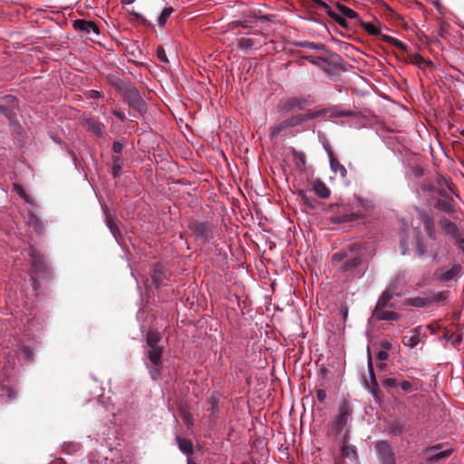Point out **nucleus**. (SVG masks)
<instances>
[{
	"instance_id": "1a4fd4ad",
	"label": "nucleus",
	"mask_w": 464,
	"mask_h": 464,
	"mask_svg": "<svg viewBox=\"0 0 464 464\" xmlns=\"http://www.w3.org/2000/svg\"><path fill=\"white\" fill-rule=\"evenodd\" d=\"M360 250L361 246L359 244L355 243L350 246L347 257L340 266L343 272H351L361 266L362 263V256Z\"/></svg>"
},
{
	"instance_id": "4468645a",
	"label": "nucleus",
	"mask_w": 464,
	"mask_h": 464,
	"mask_svg": "<svg viewBox=\"0 0 464 464\" xmlns=\"http://www.w3.org/2000/svg\"><path fill=\"white\" fill-rule=\"evenodd\" d=\"M102 211L105 216V223H106L107 227L109 228L111 235L113 236L116 242L120 246H122L124 244L123 243V235L120 229L119 220L115 217H112L111 215H110L108 213L106 208L102 206Z\"/></svg>"
},
{
	"instance_id": "0e129e2a",
	"label": "nucleus",
	"mask_w": 464,
	"mask_h": 464,
	"mask_svg": "<svg viewBox=\"0 0 464 464\" xmlns=\"http://www.w3.org/2000/svg\"><path fill=\"white\" fill-rule=\"evenodd\" d=\"M358 201L360 205L367 210L372 208L373 207L372 203L370 200H363L362 198H358Z\"/></svg>"
},
{
	"instance_id": "72a5a7b5",
	"label": "nucleus",
	"mask_w": 464,
	"mask_h": 464,
	"mask_svg": "<svg viewBox=\"0 0 464 464\" xmlns=\"http://www.w3.org/2000/svg\"><path fill=\"white\" fill-rule=\"evenodd\" d=\"M341 453L344 458L350 459L353 461L358 460L356 448L353 445H342Z\"/></svg>"
},
{
	"instance_id": "de8ad7c7",
	"label": "nucleus",
	"mask_w": 464,
	"mask_h": 464,
	"mask_svg": "<svg viewBox=\"0 0 464 464\" xmlns=\"http://www.w3.org/2000/svg\"><path fill=\"white\" fill-rule=\"evenodd\" d=\"M289 126H288V123H287V121L286 119L280 121L279 123L277 124H275L271 127V135L272 137H277L283 130L288 129Z\"/></svg>"
},
{
	"instance_id": "9b49d317",
	"label": "nucleus",
	"mask_w": 464,
	"mask_h": 464,
	"mask_svg": "<svg viewBox=\"0 0 464 464\" xmlns=\"http://www.w3.org/2000/svg\"><path fill=\"white\" fill-rule=\"evenodd\" d=\"M415 248L416 253L420 257H424L428 256H431L432 260L439 264L441 261V256L438 253V250L440 249V246L431 247L430 251L429 250L427 245L424 243L423 239L421 238L420 232H416L415 236Z\"/></svg>"
},
{
	"instance_id": "7ed1b4c3",
	"label": "nucleus",
	"mask_w": 464,
	"mask_h": 464,
	"mask_svg": "<svg viewBox=\"0 0 464 464\" xmlns=\"http://www.w3.org/2000/svg\"><path fill=\"white\" fill-rule=\"evenodd\" d=\"M417 215L420 225L422 226L423 231L428 239L440 243V231L438 227V218L432 210H427L423 208H417Z\"/></svg>"
},
{
	"instance_id": "2f4dec72",
	"label": "nucleus",
	"mask_w": 464,
	"mask_h": 464,
	"mask_svg": "<svg viewBox=\"0 0 464 464\" xmlns=\"http://www.w3.org/2000/svg\"><path fill=\"white\" fill-rule=\"evenodd\" d=\"M0 397L6 398L12 401L16 398V392L9 383H0Z\"/></svg>"
},
{
	"instance_id": "412c9836",
	"label": "nucleus",
	"mask_w": 464,
	"mask_h": 464,
	"mask_svg": "<svg viewBox=\"0 0 464 464\" xmlns=\"http://www.w3.org/2000/svg\"><path fill=\"white\" fill-rule=\"evenodd\" d=\"M322 114L321 111H311L304 114H297L286 119L289 128L298 126L305 121L313 120Z\"/></svg>"
},
{
	"instance_id": "13d9d810",
	"label": "nucleus",
	"mask_w": 464,
	"mask_h": 464,
	"mask_svg": "<svg viewBox=\"0 0 464 464\" xmlns=\"http://www.w3.org/2000/svg\"><path fill=\"white\" fill-rule=\"evenodd\" d=\"M124 142L121 140H116L112 144V151L115 155L120 154L123 150Z\"/></svg>"
},
{
	"instance_id": "79ce46f5",
	"label": "nucleus",
	"mask_w": 464,
	"mask_h": 464,
	"mask_svg": "<svg viewBox=\"0 0 464 464\" xmlns=\"http://www.w3.org/2000/svg\"><path fill=\"white\" fill-rule=\"evenodd\" d=\"M389 434L392 436H401L404 432V426L399 420H393L389 425Z\"/></svg>"
},
{
	"instance_id": "c9c22d12",
	"label": "nucleus",
	"mask_w": 464,
	"mask_h": 464,
	"mask_svg": "<svg viewBox=\"0 0 464 464\" xmlns=\"http://www.w3.org/2000/svg\"><path fill=\"white\" fill-rule=\"evenodd\" d=\"M27 224L30 227H32L34 228V230L38 234L42 233V231L44 229V226H43L41 220L34 213H29Z\"/></svg>"
},
{
	"instance_id": "cd10ccee",
	"label": "nucleus",
	"mask_w": 464,
	"mask_h": 464,
	"mask_svg": "<svg viewBox=\"0 0 464 464\" xmlns=\"http://www.w3.org/2000/svg\"><path fill=\"white\" fill-rule=\"evenodd\" d=\"M87 130L101 138L103 134V124L95 119H88L86 121Z\"/></svg>"
},
{
	"instance_id": "393cba45",
	"label": "nucleus",
	"mask_w": 464,
	"mask_h": 464,
	"mask_svg": "<svg viewBox=\"0 0 464 464\" xmlns=\"http://www.w3.org/2000/svg\"><path fill=\"white\" fill-rule=\"evenodd\" d=\"M176 441L179 447V450L187 455L188 458H190V456L193 453V444L190 440L181 438L179 436L176 437Z\"/></svg>"
},
{
	"instance_id": "49530a36",
	"label": "nucleus",
	"mask_w": 464,
	"mask_h": 464,
	"mask_svg": "<svg viewBox=\"0 0 464 464\" xmlns=\"http://www.w3.org/2000/svg\"><path fill=\"white\" fill-rule=\"evenodd\" d=\"M15 353H20L21 354H23L24 360L26 362H31L34 358V349L27 346V345H19L18 348L14 351Z\"/></svg>"
},
{
	"instance_id": "69168bd1",
	"label": "nucleus",
	"mask_w": 464,
	"mask_h": 464,
	"mask_svg": "<svg viewBox=\"0 0 464 464\" xmlns=\"http://www.w3.org/2000/svg\"><path fill=\"white\" fill-rule=\"evenodd\" d=\"M376 358L379 361H386L389 358V353L386 351L381 350L377 353Z\"/></svg>"
},
{
	"instance_id": "aec40b11",
	"label": "nucleus",
	"mask_w": 464,
	"mask_h": 464,
	"mask_svg": "<svg viewBox=\"0 0 464 464\" xmlns=\"http://www.w3.org/2000/svg\"><path fill=\"white\" fill-rule=\"evenodd\" d=\"M73 27L76 31H81L89 34L93 33L94 34H100V29L97 24L92 21H87L83 19H77L73 22Z\"/></svg>"
},
{
	"instance_id": "c85d7f7f",
	"label": "nucleus",
	"mask_w": 464,
	"mask_h": 464,
	"mask_svg": "<svg viewBox=\"0 0 464 464\" xmlns=\"http://www.w3.org/2000/svg\"><path fill=\"white\" fill-rule=\"evenodd\" d=\"M313 189L320 198L326 199L330 197V189L321 180H316L314 183Z\"/></svg>"
},
{
	"instance_id": "5701e85b",
	"label": "nucleus",
	"mask_w": 464,
	"mask_h": 464,
	"mask_svg": "<svg viewBox=\"0 0 464 464\" xmlns=\"http://www.w3.org/2000/svg\"><path fill=\"white\" fill-rule=\"evenodd\" d=\"M305 105H306L305 99L298 98V97H292L284 102V104L282 106V111L287 112V111H290L295 109L303 110Z\"/></svg>"
},
{
	"instance_id": "f8f14e48",
	"label": "nucleus",
	"mask_w": 464,
	"mask_h": 464,
	"mask_svg": "<svg viewBox=\"0 0 464 464\" xmlns=\"http://www.w3.org/2000/svg\"><path fill=\"white\" fill-rule=\"evenodd\" d=\"M375 450L381 464H396L394 452L389 441H378L375 445Z\"/></svg>"
},
{
	"instance_id": "09e8293b",
	"label": "nucleus",
	"mask_w": 464,
	"mask_h": 464,
	"mask_svg": "<svg viewBox=\"0 0 464 464\" xmlns=\"http://www.w3.org/2000/svg\"><path fill=\"white\" fill-rule=\"evenodd\" d=\"M160 340V336L159 333L149 332L147 334V346L148 347H160L159 345V342Z\"/></svg>"
},
{
	"instance_id": "423d86ee",
	"label": "nucleus",
	"mask_w": 464,
	"mask_h": 464,
	"mask_svg": "<svg viewBox=\"0 0 464 464\" xmlns=\"http://www.w3.org/2000/svg\"><path fill=\"white\" fill-rule=\"evenodd\" d=\"M438 225L446 237H450L454 239L457 246L459 249L464 250V238L461 237L456 223L442 215L438 217Z\"/></svg>"
},
{
	"instance_id": "f257e3e1",
	"label": "nucleus",
	"mask_w": 464,
	"mask_h": 464,
	"mask_svg": "<svg viewBox=\"0 0 464 464\" xmlns=\"http://www.w3.org/2000/svg\"><path fill=\"white\" fill-rule=\"evenodd\" d=\"M188 227L196 241L202 245L217 246L219 239L218 226L208 220L193 219Z\"/></svg>"
},
{
	"instance_id": "20e7f679",
	"label": "nucleus",
	"mask_w": 464,
	"mask_h": 464,
	"mask_svg": "<svg viewBox=\"0 0 464 464\" xmlns=\"http://www.w3.org/2000/svg\"><path fill=\"white\" fill-rule=\"evenodd\" d=\"M121 461V456L117 450L107 449L101 446L100 450L92 451L88 456L90 464H119Z\"/></svg>"
},
{
	"instance_id": "7c9ffc66",
	"label": "nucleus",
	"mask_w": 464,
	"mask_h": 464,
	"mask_svg": "<svg viewBox=\"0 0 464 464\" xmlns=\"http://www.w3.org/2000/svg\"><path fill=\"white\" fill-rule=\"evenodd\" d=\"M329 163H330L331 170L334 173H335V174L339 173L343 179L346 178L347 170H346L345 167L335 157L329 160Z\"/></svg>"
},
{
	"instance_id": "58836bf2",
	"label": "nucleus",
	"mask_w": 464,
	"mask_h": 464,
	"mask_svg": "<svg viewBox=\"0 0 464 464\" xmlns=\"http://www.w3.org/2000/svg\"><path fill=\"white\" fill-rule=\"evenodd\" d=\"M331 58H332L331 63L327 60V63H324L321 66V69L327 75H331L332 74L331 63H333V64H334L336 66L342 61V57L339 54H336V53H332L331 54Z\"/></svg>"
},
{
	"instance_id": "c03bdc74",
	"label": "nucleus",
	"mask_w": 464,
	"mask_h": 464,
	"mask_svg": "<svg viewBox=\"0 0 464 464\" xmlns=\"http://www.w3.org/2000/svg\"><path fill=\"white\" fill-rule=\"evenodd\" d=\"M392 298V294L390 291H384L377 301L374 310H382Z\"/></svg>"
},
{
	"instance_id": "c756f323",
	"label": "nucleus",
	"mask_w": 464,
	"mask_h": 464,
	"mask_svg": "<svg viewBox=\"0 0 464 464\" xmlns=\"http://www.w3.org/2000/svg\"><path fill=\"white\" fill-rule=\"evenodd\" d=\"M409 305L424 308L430 305V300L429 296H415L407 300Z\"/></svg>"
},
{
	"instance_id": "6e6552de",
	"label": "nucleus",
	"mask_w": 464,
	"mask_h": 464,
	"mask_svg": "<svg viewBox=\"0 0 464 464\" xmlns=\"http://www.w3.org/2000/svg\"><path fill=\"white\" fill-rule=\"evenodd\" d=\"M121 95L124 97L129 106L140 115L147 112V103L134 85L131 84Z\"/></svg>"
},
{
	"instance_id": "b1692460",
	"label": "nucleus",
	"mask_w": 464,
	"mask_h": 464,
	"mask_svg": "<svg viewBox=\"0 0 464 464\" xmlns=\"http://www.w3.org/2000/svg\"><path fill=\"white\" fill-rule=\"evenodd\" d=\"M107 81L117 92H121V94L131 85L130 82L123 81L112 74L107 76Z\"/></svg>"
},
{
	"instance_id": "4c0bfd02",
	"label": "nucleus",
	"mask_w": 464,
	"mask_h": 464,
	"mask_svg": "<svg viewBox=\"0 0 464 464\" xmlns=\"http://www.w3.org/2000/svg\"><path fill=\"white\" fill-rule=\"evenodd\" d=\"M295 45L298 47H304L311 50H320V51H327V47L324 44H316L309 41H300L295 43Z\"/></svg>"
},
{
	"instance_id": "864d4df0",
	"label": "nucleus",
	"mask_w": 464,
	"mask_h": 464,
	"mask_svg": "<svg viewBox=\"0 0 464 464\" xmlns=\"http://www.w3.org/2000/svg\"><path fill=\"white\" fill-rule=\"evenodd\" d=\"M180 418L188 429L194 424L193 415L188 411L183 410Z\"/></svg>"
},
{
	"instance_id": "8fccbe9b",
	"label": "nucleus",
	"mask_w": 464,
	"mask_h": 464,
	"mask_svg": "<svg viewBox=\"0 0 464 464\" xmlns=\"http://www.w3.org/2000/svg\"><path fill=\"white\" fill-rule=\"evenodd\" d=\"M450 296V291L445 290L439 292L437 294H434L432 295H430V304L434 303L443 302L446 301Z\"/></svg>"
},
{
	"instance_id": "4d7b16f0",
	"label": "nucleus",
	"mask_w": 464,
	"mask_h": 464,
	"mask_svg": "<svg viewBox=\"0 0 464 464\" xmlns=\"http://www.w3.org/2000/svg\"><path fill=\"white\" fill-rule=\"evenodd\" d=\"M157 57L164 63H169V59L165 49L162 46L157 48Z\"/></svg>"
},
{
	"instance_id": "f03ea898",
	"label": "nucleus",
	"mask_w": 464,
	"mask_h": 464,
	"mask_svg": "<svg viewBox=\"0 0 464 464\" xmlns=\"http://www.w3.org/2000/svg\"><path fill=\"white\" fill-rule=\"evenodd\" d=\"M29 256L33 267L31 278L33 280L34 288L36 290L39 287L40 279H49L51 277L52 269L46 263L44 256L33 246L29 247Z\"/></svg>"
},
{
	"instance_id": "3c124183",
	"label": "nucleus",
	"mask_w": 464,
	"mask_h": 464,
	"mask_svg": "<svg viewBox=\"0 0 464 464\" xmlns=\"http://www.w3.org/2000/svg\"><path fill=\"white\" fill-rule=\"evenodd\" d=\"M304 59L306 61H308L309 63H311L312 64L319 67L320 69L324 63H327V58L321 57V56L308 55V56H305Z\"/></svg>"
},
{
	"instance_id": "6ab92c4d",
	"label": "nucleus",
	"mask_w": 464,
	"mask_h": 464,
	"mask_svg": "<svg viewBox=\"0 0 464 464\" xmlns=\"http://www.w3.org/2000/svg\"><path fill=\"white\" fill-rule=\"evenodd\" d=\"M438 183L440 185V188H436L435 193L438 195V197H434L433 198H445L452 196L451 194L455 195L457 198H459V194L457 193L451 187L450 184L448 182V180L443 178L440 177L438 179Z\"/></svg>"
},
{
	"instance_id": "ea45409f",
	"label": "nucleus",
	"mask_w": 464,
	"mask_h": 464,
	"mask_svg": "<svg viewBox=\"0 0 464 464\" xmlns=\"http://www.w3.org/2000/svg\"><path fill=\"white\" fill-rule=\"evenodd\" d=\"M336 8L345 18L359 19L358 14L355 11L352 10L351 8L345 6L344 5L336 3Z\"/></svg>"
},
{
	"instance_id": "f3484780",
	"label": "nucleus",
	"mask_w": 464,
	"mask_h": 464,
	"mask_svg": "<svg viewBox=\"0 0 464 464\" xmlns=\"http://www.w3.org/2000/svg\"><path fill=\"white\" fill-rule=\"evenodd\" d=\"M461 271V266L454 264L450 269L444 271L443 268H439L434 272V277L436 280L447 283L453 280Z\"/></svg>"
},
{
	"instance_id": "6e6d98bb",
	"label": "nucleus",
	"mask_w": 464,
	"mask_h": 464,
	"mask_svg": "<svg viewBox=\"0 0 464 464\" xmlns=\"http://www.w3.org/2000/svg\"><path fill=\"white\" fill-rule=\"evenodd\" d=\"M347 255L348 250L336 252L332 256V261L335 264H338L340 262L343 263L345 258L347 257Z\"/></svg>"
},
{
	"instance_id": "a19ab883",
	"label": "nucleus",
	"mask_w": 464,
	"mask_h": 464,
	"mask_svg": "<svg viewBox=\"0 0 464 464\" xmlns=\"http://www.w3.org/2000/svg\"><path fill=\"white\" fill-rule=\"evenodd\" d=\"M357 113L352 110H342L339 108H334L330 111L329 117L331 118H343V117H353Z\"/></svg>"
},
{
	"instance_id": "680f3d73",
	"label": "nucleus",
	"mask_w": 464,
	"mask_h": 464,
	"mask_svg": "<svg viewBox=\"0 0 464 464\" xmlns=\"http://www.w3.org/2000/svg\"><path fill=\"white\" fill-rule=\"evenodd\" d=\"M68 154L72 157L75 169L79 170L81 168V163L79 162L75 152L72 150L69 149Z\"/></svg>"
},
{
	"instance_id": "9d476101",
	"label": "nucleus",
	"mask_w": 464,
	"mask_h": 464,
	"mask_svg": "<svg viewBox=\"0 0 464 464\" xmlns=\"http://www.w3.org/2000/svg\"><path fill=\"white\" fill-rule=\"evenodd\" d=\"M433 207L439 212L444 213L448 218H456L457 202L452 196L445 198H431Z\"/></svg>"
},
{
	"instance_id": "a211bd4d",
	"label": "nucleus",
	"mask_w": 464,
	"mask_h": 464,
	"mask_svg": "<svg viewBox=\"0 0 464 464\" xmlns=\"http://www.w3.org/2000/svg\"><path fill=\"white\" fill-rule=\"evenodd\" d=\"M441 448L440 444H436L434 446L429 447L426 449L425 453L430 454V458L428 459V462L430 464L437 463L440 459H444L449 458L451 453V449H446L444 450L439 451V450Z\"/></svg>"
},
{
	"instance_id": "4be33fe9",
	"label": "nucleus",
	"mask_w": 464,
	"mask_h": 464,
	"mask_svg": "<svg viewBox=\"0 0 464 464\" xmlns=\"http://www.w3.org/2000/svg\"><path fill=\"white\" fill-rule=\"evenodd\" d=\"M151 279L156 288L166 285V273L164 271V267L161 265H154L151 273Z\"/></svg>"
},
{
	"instance_id": "338daca9",
	"label": "nucleus",
	"mask_w": 464,
	"mask_h": 464,
	"mask_svg": "<svg viewBox=\"0 0 464 464\" xmlns=\"http://www.w3.org/2000/svg\"><path fill=\"white\" fill-rule=\"evenodd\" d=\"M380 346L382 348L383 351L388 352L392 349V344L389 340H382L380 343Z\"/></svg>"
},
{
	"instance_id": "473e14b6",
	"label": "nucleus",
	"mask_w": 464,
	"mask_h": 464,
	"mask_svg": "<svg viewBox=\"0 0 464 464\" xmlns=\"http://www.w3.org/2000/svg\"><path fill=\"white\" fill-rule=\"evenodd\" d=\"M208 403L210 404V408L208 409L210 412V419L215 420L219 412V400L217 395H212L208 399Z\"/></svg>"
},
{
	"instance_id": "37998d69",
	"label": "nucleus",
	"mask_w": 464,
	"mask_h": 464,
	"mask_svg": "<svg viewBox=\"0 0 464 464\" xmlns=\"http://www.w3.org/2000/svg\"><path fill=\"white\" fill-rule=\"evenodd\" d=\"M174 8L172 6H166L159 15L157 22L160 26H165L169 17L173 14Z\"/></svg>"
},
{
	"instance_id": "0eeeda50",
	"label": "nucleus",
	"mask_w": 464,
	"mask_h": 464,
	"mask_svg": "<svg viewBox=\"0 0 464 464\" xmlns=\"http://www.w3.org/2000/svg\"><path fill=\"white\" fill-rule=\"evenodd\" d=\"M18 106V100L13 95L5 96L0 103V112L9 121L12 127L19 125L16 119Z\"/></svg>"
},
{
	"instance_id": "f704fd0d",
	"label": "nucleus",
	"mask_w": 464,
	"mask_h": 464,
	"mask_svg": "<svg viewBox=\"0 0 464 464\" xmlns=\"http://www.w3.org/2000/svg\"><path fill=\"white\" fill-rule=\"evenodd\" d=\"M323 5H324V9L326 12V14L331 18H333L339 25H341L343 27H347L348 26L347 21H346L345 17H342V16L338 15L334 11H333L331 9V7L328 5L323 3Z\"/></svg>"
},
{
	"instance_id": "774afa93",
	"label": "nucleus",
	"mask_w": 464,
	"mask_h": 464,
	"mask_svg": "<svg viewBox=\"0 0 464 464\" xmlns=\"http://www.w3.org/2000/svg\"><path fill=\"white\" fill-rule=\"evenodd\" d=\"M323 147H324L325 152L327 153V156H328L329 160H331L332 158L334 157V153L332 151V149H331V147H330V145H329V143L327 141L323 143Z\"/></svg>"
},
{
	"instance_id": "e2e57ef3",
	"label": "nucleus",
	"mask_w": 464,
	"mask_h": 464,
	"mask_svg": "<svg viewBox=\"0 0 464 464\" xmlns=\"http://www.w3.org/2000/svg\"><path fill=\"white\" fill-rule=\"evenodd\" d=\"M316 398L321 403H324L327 398L326 392L324 389H318L316 391Z\"/></svg>"
},
{
	"instance_id": "ddd939ff",
	"label": "nucleus",
	"mask_w": 464,
	"mask_h": 464,
	"mask_svg": "<svg viewBox=\"0 0 464 464\" xmlns=\"http://www.w3.org/2000/svg\"><path fill=\"white\" fill-rule=\"evenodd\" d=\"M362 27L371 35H381L382 38L400 49L405 50L406 47L400 40L386 34H382L381 30L372 23L361 21Z\"/></svg>"
},
{
	"instance_id": "a18cd8bd",
	"label": "nucleus",
	"mask_w": 464,
	"mask_h": 464,
	"mask_svg": "<svg viewBox=\"0 0 464 464\" xmlns=\"http://www.w3.org/2000/svg\"><path fill=\"white\" fill-rule=\"evenodd\" d=\"M403 340H404V344L406 346H408L409 348L413 349V348L417 347V345L420 343V336H419V334L417 333V330L415 329L414 331H412V334L411 335L404 336Z\"/></svg>"
},
{
	"instance_id": "dca6fc26",
	"label": "nucleus",
	"mask_w": 464,
	"mask_h": 464,
	"mask_svg": "<svg viewBox=\"0 0 464 464\" xmlns=\"http://www.w3.org/2000/svg\"><path fill=\"white\" fill-rule=\"evenodd\" d=\"M350 414L351 411L348 405L343 404L339 408L338 415L334 418L333 421V430L337 434L341 433L347 425Z\"/></svg>"
},
{
	"instance_id": "5fc2aeb1",
	"label": "nucleus",
	"mask_w": 464,
	"mask_h": 464,
	"mask_svg": "<svg viewBox=\"0 0 464 464\" xmlns=\"http://www.w3.org/2000/svg\"><path fill=\"white\" fill-rule=\"evenodd\" d=\"M238 46L243 50H250L255 46V42L250 38H241L238 41Z\"/></svg>"
},
{
	"instance_id": "bb28decb",
	"label": "nucleus",
	"mask_w": 464,
	"mask_h": 464,
	"mask_svg": "<svg viewBox=\"0 0 464 464\" xmlns=\"http://www.w3.org/2000/svg\"><path fill=\"white\" fill-rule=\"evenodd\" d=\"M373 316L382 321H397L400 318V314L394 311L374 310Z\"/></svg>"
},
{
	"instance_id": "bf43d9fd",
	"label": "nucleus",
	"mask_w": 464,
	"mask_h": 464,
	"mask_svg": "<svg viewBox=\"0 0 464 464\" xmlns=\"http://www.w3.org/2000/svg\"><path fill=\"white\" fill-rule=\"evenodd\" d=\"M382 385L386 388H395L398 385V381L395 378H386L382 381Z\"/></svg>"
},
{
	"instance_id": "2eb2a0df",
	"label": "nucleus",
	"mask_w": 464,
	"mask_h": 464,
	"mask_svg": "<svg viewBox=\"0 0 464 464\" xmlns=\"http://www.w3.org/2000/svg\"><path fill=\"white\" fill-rule=\"evenodd\" d=\"M367 370L368 374L370 378V383H368L366 381L364 382V388L370 392L374 397H377L380 389H379V383L376 379L373 364H372V355L370 353V348L368 347V358H367Z\"/></svg>"
},
{
	"instance_id": "a878e982",
	"label": "nucleus",
	"mask_w": 464,
	"mask_h": 464,
	"mask_svg": "<svg viewBox=\"0 0 464 464\" xmlns=\"http://www.w3.org/2000/svg\"><path fill=\"white\" fill-rule=\"evenodd\" d=\"M124 166V160L119 155H113L111 157V174L113 179H117L121 176V171Z\"/></svg>"
},
{
	"instance_id": "39448f33",
	"label": "nucleus",
	"mask_w": 464,
	"mask_h": 464,
	"mask_svg": "<svg viewBox=\"0 0 464 464\" xmlns=\"http://www.w3.org/2000/svg\"><path fill=\"white\" fill-rule=\"evenodd\" d=\"M162 353V347H148L146 350V356L150 362V363L146 362V364L149 370L150 376L153 381H158L160 378Z\"/></svg>"
},
{
	"instance_id": "e433bc0d",
	"label": "nucleus",
	"mask_w": 464,
	"mask_h": 464,
	"mask_svg": "<svg viewBox=\"0 0 464 464\" xmlns=\"http://www.w3.org/2000/svg\"><path fill=\"white\" fill-rule=\"evenodd\" d=\"M361 217H362V215H360L358 213H354V212H352V213H349V214H344V215H336L334 218V223H338V224L345 223V222H350V221L357 220Z\"/></svg>"
},
{
	"instance_id": "052dcab7",
	"label": "nucleus",
	"mask_w": 464,
	"mask_h": 464,
	"mask_svg": "<svg viewBox=\"0 0 464 464\" xmlns=\"http://www.w3.org/2000/svg\"><path fill=\"white\" fill-rule=\"evenodd\" d=\"M400 386H401V390L405 392H411L413 391V386H412L411 382L409 381H402L400 383Z\"/></svg>"
},
{
	"instance_id": "603ef678",
	"label": "nucleus",
	"mask_w": 464,
	"mask_h": 464,
	"mask_svg": "<svg viewBox=\"0 0 464 464\" xmlns=\"http://www.w3.org/2000/svg\"><path fill=\"white\" fill-rule=\"evenodd\" d=\"M14 191L16 192L20 198H22L25 203L33 204L30 197L26 194L24 188L19 184H14Z\"/></svg>"
}]
</instances>
